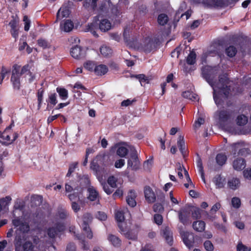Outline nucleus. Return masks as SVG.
Instances as JSON below:
<instances>
[{
	"label": "nucleus",
	"instance_id": "obj_63",
	"mask_svg": "<svg viewBox=\"0 0 251 251\" xmlns=\"http://www.w3.org/2000/svg\"><path fill=\"white\" fill-rule=\"evenodd\" d=\"M136 77L139 80L141 85H143V83L146 82L147 81H148L146 76L143 74L139 75Z\"/></svg>",
	"mask_w": 251,
	"mask_h": 251
},
{
	"label": "nucleus",
	"instance_id": "obj_4",
	"mask_svg": "<svg viewBox=\"0 0 251 251\" xmlns=\"http://www.w3.org/2000/svg\"><path fill=\"white\" fill-rule=\"evenodd\" d=\"M92 220V216L89 213H86L84 215L82 219V223L81 224V226L84 234L89 239H91L93 237L92 232L89 226V224L91 222Z\"/></svg>",
	"mask_w": 251,
	"mask_h": 251
},
{
	"label": "nucleus",
	"instance_id": "obj_64",
	"mask_svg": "<svg viewBox=\"0 0 251 251\" xmlns=\"http://www.w3.org/2000/svg\"><path fill=\"white\" fill-rule=\"evenodd\" d=\"M243 175L245 178L251 179V169H246L243 172Z\"/></svg>",
	"mask_w": 251,
	"mask_h": 251
},
{
	"label": "nucleus",
	"instance_id": "obj_57",
	"mask_svg": "<svg viewBox=\"0 0 251 251\" xmlns=\"http://www.w3.org/2000/svg\"><path fill=\"white\" fill-rule=\"evenodd\" d=\"M96 218L100 221H105L107 219V215L104 212L99 211L96 215Z\"/></svg>",
	"mask_w": 251,
	"mask_h": 251
},
{
	"label": "nucleus",
	"instance_id": "obj_42",
	"mask_svg": "<svg viewBox=\"0 0 251 251\" xmlns=\"http://www.w3.org/2000/svg\"><path fill=\"white\" fill-rule=\"evenodd\" d=\"M177 145L180 151L183 153L185 150V146L184 138L182 136H179L177 141Z\"/></svg>",
	"mask_w": 251,
	"mask_h": 251
},
{
	"label": "nucleus",
	"instance_id": "obj_55",
	"mask_svg": "<svg viewBox=\"0 0 251 251\" xmlns=\"http://www.w3.org/2000/svg\"><path fill=\"white\" fill-rule=\"evenodd\" d=\"M125 164V161L124 159H120L116 161L114 166L116 168L119 169L123 167Z\"/></svg>",
	"mask_w": 251,
	"mask_h": 251
},
{
	"label": "nucleus",
	"instance_id": "obj_3",
	"mask_svg": "<svg viewBox=\"0 0 251 251\" xmlns=\"http://www.w3.org/2000/svg\"><path fill=\"white\" fill-rule=\"evenodd\" d=\"M17 137V134L12 130L11 126H9L2 132L0 131V143L3 144H10Z\"/></svg>",
	"mask_w": 251,
	"mask_h": 251
},
{
	"label": "nucleus",
	"instance_id": "obj_17",
	"mask_svg": "<svg viewBox=\"0 0 251 251\" xmlns=\"http://www.w3.org/2000/svg\"><path fill=\"white\" fill-rule=\"evenodd\" d=\"M74 25L72 21L67 20L60 24V29L64 32H70L74 28Z\"/></svg>",
	"mask_w": 251,
	"mask_h": 251
},
{
	"label": "nucleus",
	"instance_id": "obj_50",
	"mask_svg": "<svg viewBox=\"0 0 251 251\" xmlns=\"http://www.w3.org/2000/svg\"><path fill=\"white\" fill-rule=\"evenodd\" d=\"M38 44L40 47L44 49H46L50 47L49 44L46 40L42 39H40L38 40Z\"/></svg>",
	"mask_w": 251,
	"mask_h": 251
},
{
	"label": "nucleus",
	"instance_id": "obj_28",
	"mask_svg": "<svg viewBox=\"0 0 251 251\" xmlns=\"http://www.w3.org/2000/svg\"><path fill=\"white\" fill-rule=\"evenodd\" d=\"M248 117L243 114L238 115L236 119L237 125L240 126L245 125L248 123Z\"/></svg>",
	"mask_w": 251,
	"mask_h": 251
},
{
	"label": "nucleus",
	"instance_id": "obj_62",
	"mask_svg": "<svg viewBox=\"0 0 251 251\" xmlns=\"http://www.w3.org/2000/svg\"><path fill=\"white\" fill-rule=\"evenodd\" d=\"M200 211L201 210L199 208H195L192 213L193 217L196 219L200 218Z\"/></svg>",
	"mask_w": 251,
	"mask_h": 251
},
{
	"label": "nucleus",
	"instance_id": "obj_61",
	"mask_svg": "<svg viewBox=\"0 0 251 251\" xmlns=\"http://www.w3.org/2000/svg\"><path fill=\"white\" fill-rule=\"evenodd\" d=\"M49 100L50 102L53 105L56 104L57 100L55 94H51L49 96Z\"/></svg>",
	"mask_w": 251,
	"mask_h": 251
},
{
	"label": "nucleus",
	"instance_id": "obj_41",
	"mask_svg": "<svg viewBox=\"0 0 251 251\" xmlns=\"http://www.w3.org/2000/svg\"><path fill=\"white\" fill-rule=\"evenodd\" d=\"M197 167L199 172L201 174V176L203 181L205 183V179L204 177V171L203 169L202 164L201 160L200 159L197 162Z\"/></svg>",
	"mask_w": 251,
	"mask_h": 251
},
{
	"label": "nucleus",
	"instance_id": "obj_30",
	"mask_svg": "<svg viewBox=\"0 0 251 251\" xmlns=\"http://www.w3.org/2000/svg\"><path fill=\"white\" fill-rule=\"evenodd\" d=\"M188 215L189 213L185 209H182L179 211V219L183 224H185Z\"/></svg>",
	"mask_w": 251,
	"mask_h": 251
},
{
	"label": "nucleus",
	"instance_id": "obj_24",
	"mask_svg": "<svg viewBox=\"0 0 251 251\" xmlns=\"http://www.w3.org/2000/svg\"><path fill=\"white\" fill-rule=\"evenodd\" d=\"M233 166L234 169L240 171L245 167L246 163L243 159H238L233 162Z\"/></svg>",
	"mask_w": 251,
	"mask_h": 251
},
{
	"label": "nucleus",
	"instance_id": "obj_5",
	"mask_svg": "<svg viewBox=\"0 0 251 251\" xmlns=\"http://www.w3.org/2000/svg\"><path fill=\"white\" fill-rule=\"evenodd\" d=\"M21 72L19 73L18 70L16 67L12 71V76L11 77V82L12 84L14 89L19 90L20 89L21 83L20 80Z\"/></svg>",
	"mask_w": 251,
	"mask_h": 251
},
{
	"label": "nucleus",
	"instance_id": "obj_59",
	"mask_svg": "<svg viewBox=\"0 0 251 251\" xmlns=\"http://www.w3.org/2000/svg\"><path fill=\"white\" fill-rule=\"evenodd\" d=\"M123 195V190L121 188H118L116 190L115 193L113 195V197L114 199L117 198H120Z\"/></svg>",
	"mask_w": 251,
	"mask_h": 251
},
{
	"label": "nucleus",
	"instance_id": "obj_49",
	"mask_svg": "<svg viewBox=\"0 0 251 251\" xmlns=\"http://www.w3.org/2000/svg\"><path fill=\"white\" fill-rule=\"evenodd\" d=\"M154 221L158 225H161L163 222V217L160 214H155L154 215Z\"/></svg>",
	"mask_w": 251,
	"mask_h": 251
},
{
	"label": "nucleus",
	"instance_id": "obj_7",
	"mask_svg": "<svg viewBox=\"0 0 251 251\" xmlns=\"http://www.w3.org/2000/svg\"><path fill=\"white\" fill-rule=\"evenodd\" d=\"M180 234L184 244L189 248H192L194 243V236L193 233L181 231Z\"/></svg>",
	"mask_w": 251,
	"mask_h": 251
},
{
	"label": "nucleus",
	"instance_id": "obj_44",
	"mask_svg": "<svg viewBox=\"0 0 251 251\" xmlns=\"http://www.w3.org/2000/svg\"><path fill=\"white\" fill-rule=\"evenodd\" d=\"M96 66L95 64L92 61H87L84 64V68L91 72L94 71L95 67Z\"/></svg>",
	"mask_w": 251,
	"mask_h": 251
},
{
	"label": "nucleus",
	"instance_id": "obj_13",
	"mask_svg": "<svg viewBox=\"0 0 251 251\" xmlns=\"http://www.w3.org/2000/svg\"><path fill=\"white\" fill-rule=\"evenodd\" d=\"M144 195L146 200L149 203H153L156 200V196L153 191L149 186H146L144 189Z\"/></svg>",
	"mask_w": 251,
	"mask_h": 251
},
{
	"label": "nucleus",
	"instance_id": "obj_38",
	"mask_svg": "<svg viewBox=\"0 0 251 251\" xmlns=\"http://www.w3.org/2000/svg\"><path fill=\"white\" fill-rule=\"evenodd\" d=\"M196 54L194 51H191L187 58V62L188 64H194L196 62Z\"/></svg>",
	"mask_w": 251,
	"mask_h": 251
},
{
	"label": "nucleus",
	"instance_id": "obj_10",
	"mask_svg": "<svg viewBox=\"0 0 251 251\" xmlns=\"http://www.w3.org/2000/svg\"><path fill=\"white\" fill-rule=\"evenodd\" d=\"M176 170L178 176L180 179L183 178V173L186 177L187 181L190 182L191 185H193V183L189 176L188 172L187 171V170L185 169V168L183 167L182 165H181L179 163H177Z\"/></svg>",
	"mask_w": 251,
	"mask_h": 251
},
{
	"label": "nucleus",
	"instance_id": "obj_18",
	"mask_svg": "<svg viewBox=\"0 0 251 251\" xmlns=\"http://www.w3.org/2000/svg\"><path fill=\"white\" fill-rule=\"evenodd\" d=\"M203 2L209 7H221L223 5V0H203Z\"/></svg>",
	"mask_w": 251,
	"mask_h": 251
},
{
	"label": "nucleus",
	"instance_id": "obj_1",
	"mask_svg": "<svg viewBox=\"0 0 251 251\" xmlns=\"http://www.w3.org/2000/svg\"><path fill=\"white\" fill-rule=\"evenodd\" d=\"M213 69H210V74L203 73L204 78L213 89V98L215 103L219 106L221 103L222 98H227L230 91V88L233 87V83L228 80L226 74L219 77L218 81L214 82V75Z\"/></svg>",
	"mask_w": 251,
	"mask_h": 251
},
{
	"label": "nucleus",
	"instance_id": "obj_53",
	"mask_svg": "<svg viewBox=\"0 0 251 251\" xmlns=\"http://www.w3.org/2000/svg\"><path fill=\"white\" fill-rule=\"evenodd\" d=\"M102 179H101V182H100L101 184L103 186V189L104 191V192L108 195H110L111 194L112 192H113V190L111 188H110L107 184H106L105 183H103L102 182Z\"/></svg>",
	"mask_w": 251,
	"mask_h": 251
},
{
	"label": "nucleus",
	"instance_id": "obj_45",
	"mask_svg": "<svg viewBox=\"0 0 251 251\" xmlns=\"http://www.w3.org/2000/svg\"><path fill=\"white\" fill-rule=\"evenodd\" d=\"M232 206L235 208H238L241 205V201L239 198L234 197L231 200Z\"/></svg>",
	"mask_w": 251,
	"mask_h": 251
},
{
	"label": "nucleus",
	"instance_id": "obj_31",
	"mask_svg": "<svg viewBox=\"0 0 251 251\" xmlns=\"http://www.w3.org/2000/svg\"><path fill=\"white\" fill-rule=\"evenodd\" d=\"M90 168L94 172L95 175L97 176V177L99 180L100 181V182H101L102 177H101L100 176V172L99 165H98V164L96 163L93 161L91 164Z\"/></svg>",
	"mask_w": 251,
	"mask_h": 251
},
{
	"label": "nucleus",
	"instance_id": "obj_35",
	"mask_svg": "<svg viewBox=\"0 0 251 251\" xmlns=\"http://www.w3.org/2000/svg\"><path fill=\"white\" fill-rule=\"evenodd\" d=\"M56 91L62 100H65L68 98V91L65 88H57Z\"/></svg>",
	"mask_w": 251,
	"mask_h": 251
},
{
	"label": "nucleus",
	"instance_id": "obj_56",
	"mask_svg": "<svg viewBox=\"0 0 251 251\" xmlns=\"http://www.w3.org/2000/svg\"><path fill=\"white\" fill-rule=\"evenodd\" d=\"M237 251H251V249L249 248L241 243H239L237 247Z\"/></svg>",
	"mask_w": 251,
	"mask_h": 251
},
{
	"label": "nucleus",
	"instance_id": "obj_26",
	"mask_svg": "<svg viewBox=\"0 0 251 251\" xmlns=\"http://www.w3.org/2000/svg\"><path fill=\"white\" fill-rule=\"evenodd\" d=\"M232 151L235 152L238 151V153L239 155H243L244 152L245 151H247V150L245 148H243V144L240 143H235L232 145Z\"/></svg>",
	"mask_w": 251,
	"mask_h": 251
},
{
	"label": "nucleus",
	"instance_id": "obj_46",
	"mask_svg": "<svg viewBox=\"0 0 251 251\" xmlns=\"http://www.w3.org/2000/svg\"><path fill=\"white\" fill-rule=\"evenodd\" d=\"M23 21L24 22L25 26L24 29L25 30L27 31L29 30L30 25V21L28 19V17L26 15L24 16Z\"/></svg>",
	"mask_w": 251,
	"mask_h": 251
},
{
	"label": "nucleus",
	"instance_id": "obj_15",
	"mask_svg": "<svg viewBox=\"0 0 251 251\" xmlns=\"http://www.w3.org/2000/svg\"><path fill=\"white\" fill-rule=\"evenodd\" d=\"M116 148H117L116 153L119 156L124 157L127 154L128 150L126 144H118Z\"/></svg>",
	"mask_w": 251,
	"mask_h": 251
},
{
	"label": "nucleus",
	"instance_id": "obj_11",
	"mask_svg": "<svg viewBox=\"0 0 251 251\" xmlns=\"http://www.w3.org/2000/svg\"><path fill=\"white\" fill-rule=\"evenodd\" d=\"M65 229V226L62 224H57L54 226L50 227L47 230L48 236L51 238H54L56 235L63 231Z\"/></svg>",
	"mask_w": 251,
	"mask_h": 251
},
{
	"label": "nucleus",
	"instance_id": "obj_16",
	"mask_svg": "<svg viewBox=\"0 0 251 251\" xmlns=\"http://www.w3.org/2000/svg\"><path fill=\"white\" fill-rule=\"evenodd\" d=\"M162 234L163 237L165 239L166 241L170 245H172L173 243L172 233L170 230L169 227H165L162 231Z\"/></svg>",
	"mask_w": 251,
	"mask_h": 251
},
{
	"label": "nucleus",
	"instance_id": "obj_21",
	"mask_svg": "<svg viewBox=\"0 0 251 251\" xmlns=\"http://www.w3.org/2000/svg\"><path fill=\"white\" fill-rule=\"evenodd\" d=\"M94 72L97 75H104L108 72V68L105 65L100 64L95 67Z\"/></svg>",
	"mask_w": 251,
	"mask_h": 251
},
{
	"label": "nucleus",
	"instance_id": "obj_33",
	"mask_svg": "<svg viewBox=\"0 0 251 251\" xmlns=\"http://www.w3.org/2000/svg\"><path fill=\"white\" fill-rule=\"evenodd\" d=\"M97 24H96L95 23H92L87 25L86 31H89L92 34H93L94 36L98 37V35L96 32V30L97 29Z\"/></svg>",
	"mask_w": 251,
	"mask_h": 251
},
{
	"label": "nucleus",
	"instance_id": "obj_43",
	"mask_svg": "<svg viewBox=\"0 0 251 251\" xmlns=\"http://www.w3.org/2000/svg\"><path fill=\"white\" fill-rule=\"evenodd\" d=\"M237 52V50L233 46H229L226 49V53L229 57L234 56Z\"/></svg>",
	"mask_w": 251,
	"mask_h": 251
},
{
	"label": "nucleus",
	"instance_id": "obj_40",
	"mask_svg": "<svg viewBox=\"0 0 251 251\" xmlns=\"http://www.w3.org/2000/svg\"><path fill=\"white\" fill-rule=\"evenodd\" d=\"M226 161V156L223 154H219L216 156V161L220 165H224Z\"/></svg>",
	"mask_w": 251,
	"mask_h": 251
},
{
	"label": "nucleus",
	"instance_id": "obj_23",
	"mask_svg": "<svg viewBox=\"0 0 251 251\" xmlns=\"http://www.w3.org/2000/svg\"><path fill=\"white\" fill-rule=\"evenodd\" d=\"M193 227L196 231L202 232L205 229V223L202 221H197L193 223Z\"/></svg>",
	"mask_w": 251,
	"mask_h": 251
},
{
	"label": "nucleus",
	"instance_id": "obj_22",
	"mask_svg": "<svg viewBox=\"0 0 251 251\" xmlns=\"http://www.w3.org/2000/svg\"><path fill=\"white\" fill-rule=\"evenodd\" d=\"M240 185V182L239 179L233 177L230 179L227 182V186L229 188L232 190L238 189Z\"/></svg>",
	"mask_w": 251,
	"mask_h": 251
},
{
	"label": "nucleus",
	"instance_id": "obj_37",
	"mask_svg": "<svg viewBox=\"0 0 251 251\" xmlns=\"http://www.w3.org/2000/svg\"><path fill=\"white\" fill-rule=\"evenodd\" d=\"M100 52L103 56H107L111 54V50L107 46H103L100 48Z\"/></svg>",
	"mask_w": 251,
	"mask_h": 251
},
{
	"label": "nucleus",
	"instance_id": "obj_39",
	"mask_svg": "<svg viewBox=\"0 0 251 251\" xmlns=\"http://www.w3.org/2000/svg\"><path fill=\"white\" fill-rule=\"evenodd\" d=\"M11 199L9 197H6L5 198H3L0 200V211L1 210L2 207L5 208L8 205L9 203L11 201Z\"/></svg>",
	"mask_w": 251,
	"mask_h": 251
},
{
	"label": "nucleus",
	"instance_id": "obj_19",
	"mask_svg": "<svg viewBox=\"0 0 251 251\" xmlns=\"http://www.w3.org/2000/svg\"><path fill=\"white\" fill-rule=\"evenodd\" d=\"M136 194L134 191L130 190L127 195L126 201L127 204L131 207H134L136 205L135 201Z\"/></svg>",
	"mask_w": 251,
	"mask_h": 251
},
{
	"label": "nucleus",
	"instance_id": "obj_58",
	"mask_svg": "<svg viewBox=\"0 0 251 251\" xmlns=\"http://www.w3.org/2000/svg\"><path fill=\"white\" fill-rule=\"evenodd\" d=\"M153 210L156 212H161L164 210L163 205L160 203H156L153 205Z\"/></svg>",
	"mask_w": 251,
	"mask_h": 251
},
{
	"label": "nucleus",
	"instance_id": "obj_47",
	"mask_svg": "<svg viewBox=\"0 0 251 251\" xmlns=\"http://www.w3.org/2000/svg\"><path fill=\"white\" fill-rule=\"evenodd\" d=\"M9 72V70L2 67L0 73V83H1L6 75Z\"/></svg>",
	"mask_w": 251,
	"mask_h": 251
},
{
	"label": "nucleus",
	"instance_id": "obj_6",
	"mask_svg": "<svg viewBox=\"0 0 251 251\" xmlns=\"http://www.w3.org/2000/svg\"><path fill=\"white\" fill-rule=\"evenodd\" d=\"M70 53L75 59H81L86 56V51L78 46L72 47L70 50Z\"/></svg>",
	"mask_w": 251,
	"mask_h": 251
},
{
	"label": "nucleus",
	"instance_id": "obj_14",
	"mask_svg": "<svg viewBox=\"0 0 251 251\" xmlns=\"http://www.w3.org/2000/svg\"><path fill=\"white\" fill-rule=\"evenodd\" d=\"M70 14V11L67 6H62L58 11L56 15V21L61 20L64 18L68 17Z\"/></svg>",
	"mask_w": 251,
	"mask_h": 251
},
{
	"label": "nucleus",
	"instance_id": "obj_20",
	"mask_svg": "<svg viewBox=\"0 0 251 251\" xmlns=\"http://www.w3.org/2000/svg\"><path fill=\"white\" fill-rule=\"evenodd\" d=\"M88 199L91 201H94L99 199V194L97 190L93 186L88 188Z\"/></svg>",
	"mask_w": 251,
	"mask_h": 251
},
{
	"label": "nucleus",
	"instance_id": "obj_27",
	"mask_svg": "<svg viewBox=\"0 0 251 251\" xmlns=\"http://www.w3.org/2000/svg\"><path fill=\"white\" fill-rule=\"evenodd\" d=\"M108 240L111 244L115 247H119L121 245V240L120 239L115 235L109 234L108 236Z\"/></svg>",
	"mask_w": 251,
	"mask_h": 251
},
{
	"label": "nucleus",
	"instance_id": "obj_52",
	"mask_svg": "<svg viewBox=\"0 0 251 251\" xmlns=\"http://www.w3.org/2000/svg\"><path fill=\"white\" fill-rule=\"evenodd\" d=\"M43 91L39 90L37 93L38 101V109L40 108L41 105L43 100Z\"/></svg>",
	"mask_w": 251,
	"mask_h": 251
},
{
	"label": "nucleus",
	"instance_id": "obj_54",
	"mask_svg": "<svg viewBox=\"0 0 251 251\" xmlns=\"http://www.w3.org/2000/svg\"><path fill=\"white\" fill-rule=\"evenodd\" d=\"M77 166V162H74L71 164L69 167V169L68 170V172L67 174V176H69L71 174L74 172V171L75 170Z\"/></svg>",
	"mask_w": 251,
	"mask_h": 251
},
{
	"label": "nucleus",
	"instance_id": "obj_51",
	"mask_svg": "<svg viewBox=\"0 0 251 251\" xmlns=\"http://www.w3.org/2000/svg\"><path fill=\"white\" fill-rule=\"evenodd\" d=\"M107 182L112 188H115L116 187V179L114 176H110L108 178Z\"/></svg>",
	"mask_w": 251,
	"mask_h": 251
},
{
	"label": "nucleus",
	"instance_id": "obj_25",
	"mask_svg": "<svg viewBox=\"0 0 251 251\" xmlns=\"http://www.w3.org/2000/svg\"><path fill=\"white\" fill-rule=\"evenodd\" d=\"M142 50L146 52H149L152 48V42L149 39H147L142 44Z\"/></svg>",
	"mask_w": 251,
	"mask_h": 251
},
{
	"label": "nucleus",
	"instance_id": "obj_60",
	"mask_svg": "<svg viewBox=\"0 0 251 251\" xmlns=\"http://www.w3.org/2000/svg\"><path fill=\"white\" fill-rule=\"evenodd\" d=\"M204 123V119L202 118H199L195 123L194 127L197 128L200 127V126L203 124Z\"/></svg>",
	"mask_w": 251,
	"mask_h": 251
},
{
	"label": "nucleus",
	"instance_id": "obj_48",
	"mask_svg": "<svg viewBox=\"0 0 251 251\" xmlns=\"http://www.w3.org/2000/svg\"><path fill=\"white\" fill-rule=\"evenodd\" d=\"M204 246L207 251H213L214 250V246L210 241H206L204 243Z\"/></svg>",
	"mask_w": 251,
	"mask_h": 251
},
{
	"label": "nucleus",
	"instance_id": "obj_2",
	"mask_svg": "<svg viewBox=\"0 0 251 251\" xmlns=\"http://www.w3.org/2000/svg\"><path fill=\"white\" fill-rule=\"evenodd\" d=\"M127 212L126 208L117 210L115 212V219L120 229L121 233L128 239L135 240L137 238V234L131 230L130 223L128 225L125 221L124 214Z\"/></svg>",
	"mask_w": 251,
	"mask_h": 251
},
{
	"label": "nucleus",
	"instance_id": "obj_8",
	"mask_svg": "<svg viewBox=\"0 0 251 251\" xmlns=\"http://www.w3.org/2000/svg\"><path fill=\"white\" fill-rule=\"evenodd\" d=\"M127 168L136 171L140 169V162L136 154H133L130 156L127 161Z\"/></svg>",
	"mask_w": 251,
	"mask_h": 251
},
{
	"label": "nucleus",
	"instance_id": "obj_32",
	"mask_svg": "<svg viewBox=\"0 0 251 251\" xmlns=\"http://www.w3.org/2000/svg\"><path fill=\"white\" fill-rule=\"evenodd\" d=\"M213 182L218 188H222L225 183V179L220 176H218L214 178Z\"/></svg>",
	"mask_w": 251,
	"mask_h": 251
},
{
	"label": "nucleus",
	"instance_id": "obj_36",
	"mask_svg": "<svg viewBox=\"0 0 251 251\" xmlns=\"http://www.w3.org/2000/svg\"><path fill=\"white\" fill-rule=\"evenodd\" d=\"M157 21L159 25H164L167 24L168 21V17L166 14H161L158 16Z\"/></svg>",
	"mask_w": 251,
	"mask_h": 251
},
{
	"label": "nucleus",
	"instance_id": "obj_12",
	"mask_svg": "<svg viewBox=\"0 0 251 251\" xmlns=\"http://www.w3.org/2000/svg\"><path fill=\"white\" fill-rule=\"evenodd\" d=\"M98 19H100L99 24L100 29L102 32H106L109 30L112 27V25L110 22L105 18H102L101 16L99 15L98 16Z\"/></svg>",
	"mask_w": 251,
	"mask_h": 251
},
{
	"label": "nucleus",
	"instance_id": "obj_9",
	"mask_svg": "<svg viewBox=\"0 0 251 251\" xmlns=\"http://www.w3.org/2000/svg\"><path fill=\"white\" fill-rule=\"evenodd\" d=\"M31 67L27 64L23 67L21 71V75H23L28 82H32L35 78V75L30 71Z\"/></svg>",
	"mask_w": 251,
	"mask_h": 251
},
{
	"label": "nucleus",
	"instance_id": "obj_34",
	"mask_svg": "<svg viewBox=\"0 0 251 251\" xmlns=\"http://www.w3.org/2000/svg\"><path fill=\"white\" fill-rule=\"evenodd\" d=\"M65 190L66 192L71 193L78 189L74 182L70 181L65 184Z\"/></svg>",
	"mask_w": 251,
	"mask_h": 251
},
{
	"label": "nucleus",
	"instance_id": "obj_29",
	"mask_svg": "<svg viewBox=\"0 0 251 251\" xmlns=\"http://www.w3.org/2000/svg\"><path fill=\"white\" fill-rule=\"evenodd\" d=\"M182 96L184 98L189 99L192 101H197L199 100L198 96L190 91H185L182 93Z\"/></svg>",
	"mask_w": 251,
	"mask_h": 251
}]
</instances>
